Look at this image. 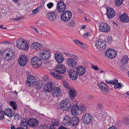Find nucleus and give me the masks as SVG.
<instances>
[{
	"label": "nucleus",
	"instance_id": "nucleus-37",
	"mask_svg": "<svg viewBox=\"0 0 129 129\" xmlns=\"http://www.w3.org/2000/svg\"><path fill=\"white\" fill-rule=\"evenodd\" d=\"M123 0H115V4L116 5L119 6H120L123 2Z\"/></svg>",
	"mask_w": 129,
	"mask_h": 129
},
{
	"label": "nucleus",
	"instance_id": "nucleus-7",
	"mask_svg": "<svg viewBox=\"0 0 129 129\" xmlns=\"http://www.w3.org/2000/svg\"><path fill=\"white\" fill-rule=\"evenodd\" d=\"M39 56L44 60L49 59L51 56V53L48 50H41L38 53Z\"/></svg>",
	"mask_w": 129,
	"mask_h": 129
},
{
	"label": "nucleus",
	"instance_id": "nucleus-15",
	"mask_svg": "<svg viewBox=\"0 0 129 129\" xmlns=\"http://www.w3.org/2000/svg\"><path fill=\"white\" fill-rule=\"evenodd\" d=\"M36 81L35 78L32 76H31L28 77L26 82L29 86L33 87L35 85Z\"/></svg>",
	"mask_w": 129,
	"mask_h": 129
},
{
	"label": "nucleus",
	"instance_id": "nucleus-26",
	"mask_svg": "<svg viewBox=\"0 0 129 129\" xmlns=\"http://www.w3.org/2000/svg\"><path fill=\"white\" fill-rule=\"evenodd\" d=\"M68 91L69 94V96L72 100H73L76 96L75 90L73 88H71L69 89Z\"/></svg>",
	"mask_w": 129,
	"mask_h": 129
},
{
	"label": "nucleus",
	"instance_id": "nucleus-46",
	"mask_svg": "<svg viewBox=\"0 0 129 129\" xmlns=\"http://www.w3.org/2000/svg\"><path fill=\"white\" fill-rule=\"evenodd\" d=\"M39 128L40 129L46 128H47V126L46 124H41L39 126Z\"/></svg>",
	"mask_w": 129,
	"mask_h": 129
},
{
	"label": "nucleus",
	"instance_id": "nucleus-21",
	"mask_svg": "<svg viewBox=\"0 0 129 129\" xmlns=\"http://www.w3.org/2000/svg\"><path fill=\"white\" fill-rule=\"evenodd\" d=\"M68 66L70 68H75L76 66L77 63L72 58H68L66 60Z\"/></svg>",
	"mask_w": 129,
	"mask_h": 129
},
{
	"label": "nucleus",
	"instance_id": "nucleus-10",
	"mask_svg": "<svg viewBox=\"0 0 129 129\" xmlns=\"http://www.w3.org/2000/svg\"><path fill=\"white\" fill-rule=\"evenodd\" d=\"M106 42L102 39H100L97 41L95 43V47L99 50H101L104 49L106 47Z\"/></svg>",
	"mask_w": 129,
	"mask_h": 129
},
{
	"label": "nucleus",
	"instance_id": "nucleus-43",
	"mask_svg": "<svg viewBox=\"0 0 129 129\" xmlns=\"http://www.w3.org/2000/svg\"><path fill=\"white\" fill-rule=\"evenodd\" d=\"M122 84L120 83H117V84H115L114 86V87L115 89H117L119 88H120L122 86V85L121 84Z\"/></svg>",
	"mask_w": 129,
	"mask_h": 129
},
{
	"label": "nucleus",
	"instance_id": "nucleus-44",
	"mask_svg": "<svg viewBox=\"0 0 129 129\" xmlns=\"http://www.w3.org/2000/svg\"><path fill=\"white\" fill-rule=\"evenodd\" d=\"M21 118V116L19 114H16L15 115L14 119L16 120H18L20 118Z\"/></svg>",
	"mask_w": 129,
	"mask_h": 129
},
{
	"label": "nucleus",
	"instance_id": "nucleus-48",
	"mask_svg": "<svg viewBox=\"0 0 129 129\" xmlns=\"http://www.w3.org/2000/svg\"><path fill=\"white\" fill-rule=\"evenodd\" d=\"M4 118L3 111H0V120Z\"/></svg>",
	"mask_w": 129,
	"mask_h": 129
},
{
	"label": "nucleus",
	"instance_id": "nucleus-20",
	"mask_svg": "<svg viewBox=\"0 0 129 129\" xmlns=\"http://www.w3.org/2000/svg\"><path fill=\"white\" fill-rule=\"evenodd\" d=\"M51 91L52 95L54 97H58L61 94L60 89L57 87H54Z\"/></svg>",
	"mask_w": 129,
	"mask_h": 129
},
{
	"label": "nucleus",
	"instance_id": "nucleus-3",
	"mask_svg": "<svg viewBox=\"0 0 129 129\" xmlns=\"http://www.w3.org/2000/svg\"><path fill=\"white\" fill-rule=\"evenodd\" d=\"M2 55L3 58L5 60L8 61L12 58L14 56V53L12 51L8 49L4 51Z\"/></svg>",
	"mask_w": 129,
	"mask_h": 129
},
{
	"label": "nucleus",
	"instance_id": "nucleus-34",
	"mask_svg": "<svg viewBox=\"0 0 129 129\" xmlns=\"http://www.w3.org/2000/svg\"><path fill=\"white\" fill-rule=\"evenodd\" d=\"M10 105L14 110H15L17 109V107L15 102L13 101H11L10 103Z\"/></svg>",
	"mask_w": 129,
	"mask_h": 129
},
{
	"label": "nucleus",
	"instance_id": "nucleus-28",
	"mask_svg": "<svg viewBox=\"0 0 129 129\" xmlns=\"http://www.w3.org/2000/svg\"><path fill=\"white\" fill-rule=\"evenodd\" d=\"M121 21L125 23L129 21V18L127 15L125 14L121 15L120 17Z\"/></svg>",
	"mask_w": 129,
	"mask_h": 129
},
{
	"label": "nucleus",
	"instance_id": "nucleus-36",
	"mask_svg": "<svg viewBox=\"0 0 129 129\" xmlns=\"http://www.w3.org/2000/svg\"><path fill=\"white\" fill-rule=\"evenodd\" d=\"M123 122L125 124H129V116L124 118L123 120Z\"/></svg>",
	"mask_w": 129,
	"mask_h": 129
},
{
	"label": "nucleus",
	"instance_id": "nucleus-39",
	"mask_svg": "<svg viewBox=\"0 0 129 129\" xmlns=\"http://www.w3.org/2000/svg\"><path fill=\"white\" fill-rule=\"evenodd\" d=\"M53 124L55 126H59V123L58 122V121L57 120H55L54 119L53 120Z\"/></svg>",
	"mask_w": 129,
	"mask_h": 129
},
{
	"label": "nucleus",
	"instance_id": "nucleus-11",
	"mask_svg": "<svg viewBox=\"0 0 129 129\" xmlns=\"http://www.w3.org/2000/svg\"><path fill=\"white\" fill-rule=\"evenodd\" d=\"M82 119L84 123L88 124L91 123L92 118L91 115L88 113H86L82 117Z\"/></svg>",
	"mask_w": 129,
	"mask_h": 129
},
{
	"label": "nucleus",
	"instance_id": "nucleus-8",
	"mask_svg": "<svg viewBox=\"0 0 129 129\" xmlns=\"http://www.w3.org/2000/svg\"><path fill=\"white\" fill-rule=\"evenodd\" d=\"M72 13L70 11H66L64 12L61 15V19L64 22L69 21L71 18Z\"/></svg>",
	"mask_w": 129,
	"mask_h": 129
},
{
	"label": "nucleus",
	"instance_id": "nucleus-58",
	"mask_svg": "<svg viewBox=\"0 0 129 129\" xmlns=\"http://www.w3.org/2000/svg\"><path fill=\"white\" fill-rule=\"evenodd\" d=\"M92 68L95 70H97L98 69V68L96 66H93Z\"/></svg>",
	"mask_w": 129,
	"mask_h": 129
},
{
	"label": "nucleus",
	"instance_id": "nucleus-35",
	"mask_svg": "<svg viewBox=\"0 0 129 129\" xmlns=\"http://www.w3.org/2000/svg\"><path fill=\"white\" fill-rule=\"evenodd\" d=\"M101 91L104 93L107 94L109 93L108 88V86H106L104 88L101 89Z\"/></svg>",
	"mask_w": 129,
	"mask_h": 129
},
{
	"label": "nucleus",
	"instance_id": "nucleus-50",
	"mask_svg": "<svg viewBox=\"0 0 129 129\" xmlns=\"http://www.w3.org/2000/svg\"><path fill=\"white\" fill-rule=\"evenodd\" d=\"M53 6V4L52 3H49L47 5V6L49 9L51 8Z\"/></svg>",
	"mask_w": 129,
	"mask_h": 129
},
{
	"label": "nucleus",
	"instance_id": "nucleus-12",
	"mask_svg": "<svg viewBox=\"0 0 129 129\" xmlns=\"http://www.w3.org/2000/svg\"><path fill=\"white\" fill-rule=\"evenodd\" d=\"M28 58L25 55H21L18 58V63L19 65L22 67L25 66L28 61Z\"/></svg>",
	"mask_w": 129,
	"mask_h": 129
},
{
	"label": "nucleus",
	"instance_id": "nucleus-57",
	"mask_svg": "<svg viewBox=\"0 0 129 129\" xmlns=\"http://www.w3.org/2000/svg\"><path fill=\"white\" fill-rule=\"evenodd\" d=\"M9 42H8L7 41H4L2 43L6 45H9Z\"/></svg>",
	"mask_w": 129,
	"mask_h": 129
},
{
	"label": "nucleus",
	"instance_id": "nucleus-41",
	"mask_svg": "<svg viewBox=\"0 0 129 129\" xmlns=\"http://www.w3.org/2000/svg\"><path fill=\"white\" fill-rule=\"evenodd\" d=\"M101 90L102 88H103L105 87V86H107L106 84L103 83H101L100 84H98Z\"/></svg>",
	"mask_w": 129,
	"mask_h": 129
},
{
	"label": "nucleus",
	"instance_id": "nucleus-6",
	"mask_svg": "<svg viewBox=\"0 0 129 129\" xmlns=\"http://www.w3.org/2000/svg\"><path fill=\"white\" fill-rule=\"evenodd\" d=\"M31 63L34 68H38L41 66L42 61L40 58L37 56H35L31 59Z\"/></svg>",
	"mask_w": 129,
	"mask_h": 129
},
{
	"label": "nucleus",
	"instance_id": "nucleus-45",
	"mask_svg": "<svg viewBox=\"0 0 129 129\" xmlns=\"http://www.w3.org/2000/svg\"><path fill=\"white\" fill-rule=\"evenodd\" d=\"M112 38L111 36L109 37L107 39V42L109 43H111L112 42Z\"/></svg>",
	"mask_w": 129,
	"mask_h": 129
},
{
	"label": "nucleus",
	"instance_id": "nucleus-38",
	"mask_svg": "<svg viewBox=\"0 0 129 129\" xmlns=\"http://www.w3.org/2000/svg\"><path fill=\"white\" fill-rule=\"evenodd\" d=\"M63 85L64 86V87L66 88V89L67 90H69V89H71V88H70V86L69 85L68 83V82L67 81H64L63 83Z\"/></svg>",
	"mask_w": 129,
	"mask_h": 129
},
{
	"label": "nucleus",
	"instance_id": "nucleus-2",
	"mask_svg": "<svg viewBox=\"0 0 129 129\" xmlns=\"http://www.w3.org/2000/svg\"><path fill=\"white\" fill-rule=\"evenodd\" d=\"M79 121L78 117L75 116L70 117L68 115H66L63 120V123L73 126L76 125Z\"/></svg>",
	"mask_w": 129,
	"mask_h": 129
},
{
	"label": "nucleus",
	"instance_id": "nucleus-16",
	"mask_svg": "<svg viewBox=\"0 0 129 129\" xmlns=\"http://www.w3.org/2000/svg\"><path fill=\"white\" fill-rule=\"evenodd\" d=\"M117 54V52L114 50L108 49L106 52L105 55L106 56L110 58L115 57Z\"/></svg>",
	"mask_w": 129,
	"mask_h": 129
},
{
	"label": "nucleus",
	"instance_id": "nucleus-64",
	"mask_svg": "<svg viewBox=\"0 0 129 129\" xmlns=\"http://www.w3.org/2000/svg\"><path fill=\"white\" fill-rule=\"evenodd\" d=\"M78 12L80 13H84V12L81 9H78Z\"/></svg>",
	"mask_w": 129,
	"mask_h": 129
},
{
	"label": "nucleus",
	"instance_id": "nucleus-19",
	"mask_svg": "<svg viewBox=\"0 0 129 129\" xmlns=\"http://www.w3.org/2000/svg\"><path fill=\"white\" fill-rule=\"evenodd\" d=\"M28 124V121L27 118H22L21 119L20 123V127L22 129H27Z\"/></svg>",
	"mask_w": 129,
	"mask_h": 129
},
{
	"label": "nucleus",
	"instance_id": "nucleus-23",
	"mask_svg": "<svg viewBox=\"0 0 129 129\" xmlns=\"http://www.w3.org/2000/svg\"><path fill=\"white\" fill-rule=\"evenodd\" d=\"M76 69L77 73L79 76L83 75L85 71V68L82 66H78L76 67Z\"/></svg>",
	"mask_w": 129,
	"mask_h": 129
},
{
	"label": "nucleus",
	"instance_id": "nucleus-32",
	"mask_svg": "<svg viewBox=\"0 0 129 129\" xmlns=\"http://www.w3.org/2000/svg\"><path fill=\"white\" fill-rule=\"evenodd\" d=\"M33 48L38 50L41 48V45L38 42H35L33 44Z\"/></svg>",
	"mask_w": 129,
	"mask_h": 129
},
{
	"label": "nucleus",
	"instance_id": "nucleus-51",
	"mask_svg": "<svg viewBox=\"0 0 129 129\" xmlns=\"http://www.w3.org/2000/svg\"><path fill=\"white\" fill-rule=\"evenodd\" d=\"M118 83V80H111V84L115 85V84Z\"/></svg>",
	"mask_w": 129,
	"mask_h": 129
},
{
	"label": "nucleus",
	"instance_id": "nucleus-40",
	"mask_svg": "<svg viewBox=\"0 0 129 129\" xmlns=\"http://www.w3.org/2000/svg\"><path fill=\"white\" fill-rule=\"evenodd\" d=\"M97 108L99 111L100 112L102 111L103 109V107L102 105L99 104L97 105Z\"/></svg>",
	"mask_w": 129,
	"mask_h": 129
},
{
	"label": "nucleus",
	"instance_id": "nucleus-62",
	"mask_svg": "<svg viewBox=\"0 0 129 129\" xmlns=\"http://www.w3.org/2000/svg\"><path fill=\"white\" fill-rule=\"evenodd\" d=\"M89 33L87 32V33L85 34L84 35V37L85 38H87L88 36Z\"/></svg>",
	"mask_w": 129,
	"mask_h": 129
},
{
	"label": "nucleus",
	"instance_id": "nucleus-55",
	"mask_svg": "<svg viewBox=\"0 0 129 129\" xmlns=\"http://www.w3.org/2000/svg\"><path fill=\"white\" fill-rule=\"evenodd\" d=\"M70 57L73 58L76 60H77L78 59V57L77 56L73 54H71Z\"/></svg>",
	"mask_w": 129,
	"mask_h": 129
},
{
	"label": "nucleus",
	"instance_id": "nucleus-54",
	"mask_svg": "<svg viewBox=\"0 0 129 129\" xmlns=\"http://www.w3.org/2000/svg\"><path fill=\"white\" fill-rule=\"evenodd\" d=\"M23 17L20 16V17H17L15 18L14 19V20L15 21H17L18 20H20L21 19H22Z\"/></svg>",
	"mask_w": 129,
	"mask_h": 129
},
{
	"label": "nucleus",
	"instance_id": "nucleus-22",
	"mask_svg": "<svg viewBox=\"0 0 129 129\" xmlns=\"http://www.w3.org/2000/svg\"><path fill=\"white\" fill-rule=\"evenodd\" d=\"M107 9V15L108 17L110 18H113L115 15V12L114 11L112 8H109Z\"/></svg>",
	"mask_w": 129,
	"mask_h": 129
},
{
	"label": "nucleus",
	"instance_id": "nucleus-59",
	"mask_svg": "<svg viewBox=\"0 0 129 129\" xmlns=\"http://www.w3.org/2000/svg\"><path fill=\"white\" fill-rule=\"evenodd\" d=\"M108 129H117L116 126H112L109 128Z\"/></svg>",
	"mask_w": 129,
	"mask_h": 129
},
{
	"label": "nucleus",
	"instance_id": "nucleus-56",
	"mask_svg": "<svg viewBox=\"0 0 129 129\" xmlns=\"http://www.w3.org/2000/svg\"><path fill=\"white\" fill-rule=\"evenodd\" d=\"M80 46H81V47L85 48L87 46L83 44L82 43V44H81Z\"/></svg>",
	"mask_w": 129,
	"mask_h": 129
},
{
	"label": "nucleus",
	"instance_id": "nucleus-42",
	"mask_svg": "<svg viewBox=\"0 0 129 129\" xmlns=\"http://www.w3.org/2000/svg\"><path fill=\"white\" fill-rule=\"evenodd\" d=\"M75 24V22L73 20H71L70 23H68V25L69 26H74Z\"/></svg>",
	"mask_w": 129,
	"mask_h": 129
},
{
	"label": "nucleus",
	"instance_id": "nucleus-5",
	"mask_svg": "<svg viewBox=\"0 0 129 129\" xmlns=\"http://www.w3.org/2000/svg\"><path fill=\"white\" fill-rule=\"evenodd\" d=\"M16 46L18 48L21 50H27L29 48L27 42L24 40H19L17 41Z\"/></svg>",
	"mask_w": 129,
	"mask_h": 129
},
{
	"label": "nucleus",
	"instance_id": "nucleus-60",
	"mask_svg": "<svg viewBox=\"0 0 129 129\" xmlns=\"http://www.w3.org/2000/svg\"><path fill=\"white\" fill-rule=\"evenodd\" d=\"M58 129H67V128L62 125L60 126Z\"/></svg>",
	"mask_w": 129,
	"mask_h": 129
},
{
	"label": "nucleus",
	"instance_id": "nucleus-31",
	"mask_svg": "<svg viewBox=\"0 0 129 129\" xmlns=\"http://www.w3.org/2000/svg\"><path fill=\"white\" fill-rule=\"evenodd\" d=\"M35 87L37 90H39L42 87L43 85L42 81L41 80H38L36 83Z\"/></svg>",
	"mask_w": 129,
	"mask_h": 129
},
{
	"label": "nucleus",
	"instance_id": "nucleus-17",
	"mask_svg": "<svg viewBox=\"0 0 129 129\" xmlns=\"http://www.w3.org/2000/svg\"><path fill=\"white\" fill-rule=\"evenodd\" d=\"M99 28L101 31L104 32H109L110 30V27L109 25L106 23H102Z\"/></svg>",
	"mask_w": 129,
	"mask_h": 129
},
{
	"label": "nucleus",
	"instance_id": "nucleus-49",
	"mask_svg": "<svg viewBox=\"0 0 129 129\" xmlns=\"http://www.w3.org/2000/svg\"><path fill=\"white\" fill-rule=\"evenodd\" d=\"M48 78L47 76H44L42 78V80H41L42 81V83H43V81H47L48 80Z\"/></svg>",
	"mask_w": 129,
	"mask_h": 129
},
{
	"label": "nucleus",
	"instance_id": "nucleus-1",
	"mask_svg": "<svg viewBox=\"0 0 129 129\" xmlns=\"http://www.w3.org/2000/svg\"><path fill=\"white\" fill-rule=\"evenodd\" d=\"M66 70L65 67L61 65L57 66L55 71L52 70L50 72V73L55 78L59 79L61 78L60 76L57 72L60 74H63L66 72Z\"/></svg>",
	"mask_w": 129,
	"mask_h": 129
},
{
	"label": "nucleus",
	"instance_id": "nucleus-47",
	"mask_svg": "<svg viewBox=\"0 0 129 129\" xmlns=\"http://www.w3.org/2000/svg\"><path fill=\"white\" fill-rule=\"evenodd\" d=\"M73 42L74 43L80 46L81 44H82V43L81 42L77 40H74Z\"/></svg>",
	"mask_w": 129,
	"mask_h": 129
},
{
	"label": "nucleus",
	"instance_id": "nucleus-25",
	"mask_svg": "<svg viewBox=\"0 0 129 129\" xmlns=\"http://www.w3.org/2000/svg\"><path fill=\"white\" fill-rule=\"evenodd\" d=\"M28 121L29 126L31 127H35L38 125L39 122L37 120L34 118L30 119Z\"/></svg>",
	"mask_w": 129,
	"mask_h": 129
},
{
	"label": "nucleus",
	"instance_id": "nucleus-63",
	"mask_svg": "<svg viewBox=\"0 0 129 129\" xmlns=\"http://www.w3.org/2000/svg\"><path fill=\"white\" fill-rule=\"evenodd\" d=\"M106 82L108 84H111V80H110V81L108 80H105Z\"/></svg>",
	"mask_w": 129,
	"mask_h": 129
},
{
	"label": "nucleus",
	"instance_id": "nucleus-24",
	"mask_svg": "<svg viewBox=\"0 0 129 129\" xmlns=\"http://www.w3.org/2000/svg\"><path fill=\"white\" fill-rule=\"evenodd\" d=\"M55 58L58 63H61L64 60L63 55L61 54L56 53L55 54Z\"/></svg>",
	"mask_w": 129,
	"mask_h": 129
},
{
	"label": "nucleus",
	"instance_id": "nucleus-33",
	"mask_svg": "<svg viewBox=\"0 0 129 129\" xmlns=\"http://www.w3.org/2000/svg\"><path fill=\"white\" fill-rule=\"evenodd\" d=\"M79 110L81 112L85 113L87 110V108L86 107L83 105H81L79 106Z\"/></svg>",
	"mask_w": 129,
	"mask_h": 129
},
{
	"label": "nucleus",
	"instance_id": "nucleus-61",
	"mask_svg": "<svg viewBox=\"0 0 129 129\" xmlns=\"http://www.w3.org/2000/svg\"><path fill=\"white\" fill-rule=\"evenodd\" d=\"M64 54L66 55L67 56H68L69 57H70L71 55L72 54H70L66 52H64L63 53Z\"/></svg>",
	"mask_w": 129,
	"mask_h": 129
},
{
	"label": "nucleus",
	"instance_id": "nucleus-52",
	"mask_svg": "<svg viewBox=\"0 0 129 129\" xmlns=\"http://www.w3.org/2000/svg\"><path fill=\"white\" fill-rule=\"evenodd\" d=\"M39 10L38 9L36 8V9L33 10L32 11V14H36L39 12Z\"/></svg>",
	"mask_w": 129,
	"mask_h": 129
},
{
	"label": "nucleus",
	"instance_id": "nucleus-9",
	"mask_svg": "<svg viewBox=\"0 0 129 129\" xmlns=\"http://www.w3.org/2000/svg\"><path fill=\"white\" fill-rule=\"evenodd\" d=\"M57 11H54L49 12L47 14V16L49 21H54L57 19Z\"/></svg>",
	"mask_w": 129,
	"mask_h": 129
},
{
	"label": "nucleus",
	"instance_id": "nucleus-27",
	"mask_svg": "<svg viewBox=\"0 0 129 129\" xmlns=\"http://www.w3.org/2000/svg\"><path fill=\"white\" fill-rule=\"evenodd\" d=\"M4 113L5 115L8 117H11L14 115V113L13 110L11 109L7 108L4 111Z\"/></svg>",
	"mask_w": 129,
	"mask_h": 129
},
{
	"label": "nucleus",
	"instance_id": "nucleus-13",
	"mask_svg": "<svg viewBox=\"0 0 129 129\" xmlns=\"http://www.w3.org/2000/svg\"><path fill=\"white\" fill-rule=\"evenodd\" d=\"M66 4L62 1H58L56 9L59 12H63L66 10Z\"/></svg>",
	"mask_w": 129,
	"mask_h": 129
},
{
	"label": "nucleus",
	"instance_id": "nucleus-53",
	"mask_svg": "<svg viewBox=\"0 0 129 129\" xmlns=\"http://www.w3.org/2000/svg\"><path fill=\"white\" fill-rule=\"evenodd\" d=\"M55 127L54 125L52 124L50 125L49 129H55Z\"/></svg>",
	"mask_w": 129,
	"mask_h": 129
},
{
	"label": "nucleus",
	"instance_id": "nucleus-30",
	"mask_svg": "<svg viewBox=\"0 0 129 129\" xmlns=\"http://www.w3.org/2000/svg\"><path fill=\"white\" fill-rule=\"evenodd\" d=\"M128 58L127 55L123 56L121 59V61L122 65L125 66V64H128Z\"/></svg>",
	"mask_w": 129,
	"mask_h": 129
},
{
	"label": "nucleus",
	"instance_id": "nucleus-29",
	"mask_svg": "<svg viewBox=\"0 0 129 129\" xmlns=\"http://www.w3.org/2000/svg\"><path fill=\"white\" fill-rule=\"evenodd\" d=\"M78 110H79V107L75 105H74L71 108V111L72 114L74 115H76Z\"/></svg>",
	"mask_w": 129,
	"mask_h": 129
},
{
	"label": "nucleus",
	"instance_id": "nucleus-18",
	"mask_svg": "<svg viewBox=\"0 0 129 129\" xmlns=\"http://www.w3.org/2000/svg\"><path fill=\"white\" fill-rule=\"evenodd\" d=\"M69 75L70 78L72 80H76L78 77L77 72L74 69H70L69 70Z\"/></svg>",
	"mask_w": 129,
	"mask_h": 129
},
{
	"label": "nucleus",
	"instance_id": "nucleus-14",
	"mask_svg": "<svg viewBox=\"0 0 129 129\" xmlns=\"http://www.w3.org/2000/svg\"><path fill=\"white\" fill-rule=\"evenodd\" d=\"M53 83L51 82H48L44 84V89L46 93H49L53 88Z\"/></svg>",
	"mask_w": 129,
	"mask_h": 129
},
{
	"label": "nucleus",
	"instance_id": "nucleus-4",
	"mask_svg": "<svg viewBox=\"0 0 129 129\" xmlns=\"http://www.w3.org/2000/svg\"><path fill=\"white\" fill-rule=\"evenodd\" d=\"M71 103L70 101L67 99H64L61 101L60 104L61 109L63 111H67L71 108Z\"/></svg>",
	"mask_w": 129,
	"mask_h": 129
}]
</instances>
